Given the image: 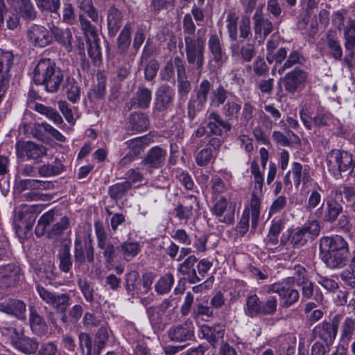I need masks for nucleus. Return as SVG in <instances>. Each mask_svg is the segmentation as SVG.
I'll return each instance as SVG.
<instances>
[{
  "instance_id": "obj_1",
  "label": "nucleus",
  "mask_w": 355,
  "mask_h": 355,
  "mask_svg": "<svg viewBox=\"0 0 355 355\" xmlns=\"http://www.w3.org/2000/svg\"><path fill=\"white\" fill-rule=\"evenodd\" d=\"M320 247L324 252L322 260L329 268H339L345 265L349 249L347 243L342 236L322 237Z\"/></svg>"
},
{
  "instance_id": "obj_2",
  "label": "nucleus",
  "mask_w": 355,
  "mask_h": 355,
  "mask_svg": "<svg viewBox=\"0 0 355 355\" xmlns=\"http://www.w3.org/2000/svg\"><path fill=\"white\" fill-rule=\"evenodd\" d=\"M35 84L44 85L46 92H56L63 80V73L49 58L41 59L34 69Z\"/></svg>"
},
{
  "instance_id": "obj_3",
  "label": "nucleus",
  "mask_w": 355,
  "mask_h": 355,
  "mask_svg": "<svg viewBox=\"0 0 355 355\" xmlns=\"http://www.w3.org/2000/svg\"><path fill=\"white\" fill-rule=\"evenodd\" d=\"M58 214L54 209H51L44 213L40 218L35 227V232L37 237H41L45 234L49 239H53L61 235L69 227V219L67 216H63L59 221L50 227L57 220Z\"/></svg>"
},
{
  "instance_id": "obj_4",
  "label": "nucleus",
  "mask_w": 355,
  "mask_h": 355,
  "mask_svg": "<svg viewBox=\"0 0 355 355\" xmlns=\"http://www.w3.org/2000/svg\"><path fill=\"white\" fill-rule=\"evenodd\" d=\"M328 170L333 175H350L355 177V156L347 151L338 149L331 150L327 155Z\"/></svg>"
},
{
  "instance_id": "obj_5",
  "label": "nucleus",
  "mask_w": 355,
  "mask_h": 355,
  "mask_svg": "<svg viewBox=\"0 0 355 355\" xmlns=\"http://www.w3.org/2000/svg\"><path fill=\"white\" fill-rule=\"evenodd\" d=\"M184 42L189 67L191 69L196 70L200 76L205 62V40L201 37L187 35L184 37Z\"/></svg>"
},
{
  "instance_id": "obj_6",
  "label": "nucleus",
  "mask_w": 355,
  "mask_h": 355,
  "mask_svg": "<svg viewBox=\"0 0 355 355\" xmlns=\"http://www.w3.org/2000/svg\"><path fill=\"white\" fill-rule=\"evenodd\" d=\"M320 230L319 223L316 220H313L296 228L291 236L292 247L295 249L302 248L309 240H313L318 236Z\"/></svg>"
},
{
  "instance_id": "obj_7",
  "label": "nucleus",
  "mask_w": 355,
  "mask_h": 355,
  "mask_svg": "<svg viewBox=\"0 0 355 355\" xmlns=\"http://www.w3.org/2000/svg\"><path fill=\"white\" fill-rule=\"evenodd\" d=\"M211 89V84L207 79L200 83L196 89V96L190 99L187 105L188 116L190 120H193L196 114L205 108Z\"/></svg>"
},
{
  "instance_id": "obj_8",
  "label": "nucleus",
  "mask_w": 355,
  "mask_h": 355,
  "mask_svg": "<svg viewBox=\"0 0 355 355\" xmlns=\"http://www.w3.org/2000/svg\"><path fill=\"white\" fill-rule=\"evenodd\" d=\"M94 230L96 236L97 247L102 250L101 252L105 262H113L116 254V250H118L117 247H115L112 243L102 222H95Z\"/></svg>"
},
{
  "instance_id": "obj_9",
  "label": "nucleus",
  "mask_w": 355,
  "mask_h": 355,
  "mask_svg": "<svg viewBox=\"0 0 355 355\" xmlns=\"http://www.w3.org/2000/svg\"><path fill=\"white\" fill-rule=\"evenodd\" d=\"M74 259L76 266H82L87 260L89 263L94 261V248L93 240L89 234L82 239L76 236L74 241Z\"/></svg>"
},
{
  "instance_id": "obj_10",
  "label": "nucleus",
  "mask_w": 355,
  "mask_h": 355,
  "mask_svg": "<svg viewBox=\"0 0 355 355\" xmlns=\"http://www.w3.org/2000/svg\"><path fill=\"white\" fill-rule=\"evenodd\" d=\"M268 293H277L282 300V306L287 308L296 303L300 298L298 291L288 286L285 282H275L266 286Z\"/></svg>"
},
{
  "instance_id": "obj_11",
  "label": "nucleus",
  "mask_w": 355,
  "mask_h": 355,
  "mask_svg": "<svg viewBox=\"0 0 355 355\" xmlns=\"http://www.w3.org/2000/svg\"><path fill=\"white\" fill-rule=\"evenodd\" d=\"M342 315H335L331 322L324 321L317 324L313 329V334L327 345L332 344L338 334V329Z\"/></svg>"
},
{
  "instance_id": "obj_12",
  "label": "nucleus",
  "mask_w": 355,
  "mask_h": 355,
  "mask_svg": "<svg viewBox=\"0 0 355 355\" xmlns=\"http://www.w3.org/2000/svg\"><path fill=\"white\" fill-rule=\"evenodd\" d=\"M175 90L168 85L159 86L156 92L153 112L166 113L173 105Z\"/></svg>"
},
{
  "instance_id": "obj_13",
  "label": "nucleus",
  "mask_w": 355,
  "mask_h": 355,
  "mask_svg": "<svg viewBox=\"0 0 355 355\" xmlns=\"http://www.w3.org/2000/svg\"><path fill=\"white\" fill-rule=\"evenodd\" d=\"M263 4L257 8L252 16L253 29L255 37L260 39L261 42H263L274 30L272 22L263 13Z\"/></svg>"
},
{
  "instance_id": "obj_14",
  "label": "nucleus",
  "mask_w": 355,
  "mask_h": 355,
  "mask_svg": "<svg viewBox=\"0 0 355 355\" xmlns=\"http://www.w3.org/2000/svg\"><path fill=\"white\" fill-rule=\"evenodd\" d=\"M343 212V205L336 199L330 198L326 202V207L324 209L323 205H321L313 213V218L322 219L324 222L335 223L338 216Z\"/></svg>"
},
{
  "instance_id": "obj_15",
  "label": "nucleus",
  "mask_w": 355,
  "mask_h": 355,
  "mask_svg": "<svg viewBox=\"0 0 355 355\" xmlns=\"http://www.w3.org/2000/svg\"><path fill=\"white\" fill-rule=\"evenodd\" d=\"M22 280L20 268L15 264L0 266V287H15Z\"/></svg>"
},
{
  "instance_id": "obj_16",
  "label": "nucleus",
  "mask_w": 355,
  "mask_h": 355,
  "mask_svg": "<svg viewBox=\"0 0 355 355\" xmlns=\"http://www.w3.org/2000/svg\"><path fill=\"white\" fill-rule=\"evenodd\" d=\"M27 38L33 46L40 48L45 47L52 42L50 30L37 24H32L29 26L27 31Z\"/></svg>"
},
{
  "instance_id": "obj_17",
  "label": "nucleus",
  "mask_w": 355,
  "mask_h": 355,
  "mask_svg": "<svg viewBox=\"0 0 355 355\" xmlns=\"http://www.w3.org/2000/svg\"><path fill=\"white\" fill-rule=\"evenodd\" d=\"M16 149L18 157H26L28 159H33L37 162L46 154V149L44 146L33 141H18Z\"/></svg>"
},
{
  "instance_id": "obj_18",
  "label": "nucleus",
  "mask_w": 355,
  "mask_h": 355,
  "mask_svg": "<svg viewBox=\"0 0 355 355\" xmlns=\"http://www.w3.org/2000/svg\"><path fill=\"white\" fill-rule=\"evenodd\" d=\"M307 79V74L300 69H295L287 73L282 79L285 90L290 94H295L304 87Z\"/></svg>"
},
{
  "instance_id": "obj_19",
  "label": "nucleus",
  "mask_w": 355,
  "mask_h": 355,
  "mask_svg": "<svg viewBox=\"0 0 355 355\" xmlns=\"http://www.w3.org/2000/svg\"><path fill=\"white\" fill-rule=\"evenodd\" d=\"M212 213L220 223L232 225L234 222L235 208L228 205L226 198L221 197L211 209Z\"/></svg>"
},
{
  "instance_id": "obj_20",
  "label": "nucleus",
  "mask_w": 355,
  "mask_h": 355,
  "mask_svg": "<svg viewBox=\"0 0 355 355\" xmlns=\"http://www.w3.org/2000/svg\"><path fill=\"white\" fill-rule=\"evenodd\" d=\"M208 49L218 66H221L226 61L227 55L224 51L221 35L216 33H211L208 40Z\"/></svg>"
},
{
  "instance_id": "obj_21",
  "label": "nucleus",
  "mask_w": 355,
  "mask_h": 355,
  "mask_svg": "<svg viewBox=\"0 0 355 355\" xmlns=\"http://www.w3.org/2000/svg\"><path fill=\"white\" fill-rule=\"evenodd\" d=\"M185 200L188 202H184V205L178 203L174 211L175 217L187 223L192 217L193 210L199 208V202L193 195L185 196Z\"/></svg>"
},
{
  "instance_id": "obj_22",
  "label": "nucleus",
  "mask_w": 355,
  "mask_h": 355,
  "mask_svg": "<svg viewBox=\"0 0 355 355\" xmlns=\"http://www.w3.org/2000/svg\"><path fill=\"white\" fill-rule=\"evenodd\" d=\"M37 211V205H21L15 209V219L19 221L20 225H24V227L29 230L36 219Z\"/></svg>"
},
{
  "instance_id": "obj_23",
  "label": "nucleus",
  "mask_w": 355,
  "mask_h": 355,
  "mask_svg": "<svg viewBox=\"0 0 355 355\" xmlns=\"http://www.w3.org/2000/svg\"><path fill=\"white\" fill-rule=\"evenodd\" d=\"M166 151L159 146L151 148L146 153L142 164L147 166L151 173V169H156L162 167L165 162Z\"/></svg>"
},
{
  "instance_id": "obj_24",
  "label": "nucleus",
  "mask_w": 355,
  "mask_h": 355,
  "mask_svg": "<svg viewBox=\"0 0 355 355\" xmlns=\"http://www.w3.org/2000/svg\"><path fill=\"white\" fill-rule=\"evenodd\" d=\"M194 327L191 321L174 327L168 331L169 338L175 342H183L194 336Z\"/></svg>"
},
{
  "instance_id": "obj_25",
  "label": "nucleus",
  "mask_w": 355,
  "mask_h": 355,
  "mask_svg": "<svg viewBox=\"0 0 355 355\" xmlns=\"http://www.w3.org/2000/svg\"><path fill=\"white\" fill-rule=\"evenodd\" d=\"M14 55L11 51L0 49V85L8 88L10 75L9 73L13 64Z\"/></svg>"
},
{
  "instance_id": "obj_26",
  "label": "nucleus",
  "mask_w": 355,
  "mask_h": 355,
  "mask_svg": "<svg viewBox=\"0 0 355 355\" xmlns=\"http://www.w3.org/2000/svg\"><path fill=\"white\" fill-rule=\"evenodd\" d=\"M197 261L198 259L196 256L189 255L178 268V272L187 276L189 282L191 284H196L201 281V277H198L196 270Z\"/></svg>"
},
{
  "instance_id": "obj_27",
  "label": "nucleus",
  "mask_w": 355,
  "mask_h": 355,
  "mask_svg": "<svg viewBox=\"0 0 355 355\" xmlns=\"http://www.w3.org/2000/svg\"><path fill=\"white\" fill-rule=\"evenodd\" d=\"M300 115L304 125L308 130H311L313 126H327L331 119L329 114L322 112H318L313 117H311L302 110L300 111Z\"/></svg>"
},
{
  "instance_id": "obj_28",
  "label": "nucleus",
  "mask_w": 355,
  "mask_h": 355,
  "mask_svg": "<svg viewBox=\"0 0 355 355\" xmlns=\"http://www.w3.org/2000/svg\"><path fill=\"white\" fill-rule=\"evenodd\" d=\"M207 127L213 135L221 136L223 134L222 128L226 131H230L232 129L231 123L223 120L219 113L216 111L209 113Z\"/></svg>"
},
{
  "instance_id": "obj_29",
  "label": "nucleus",
  "mask_w": 355,
  "mask_h": 355,
  "mask_svg": "<svg viewBox=\"0 0 355 355\" xmlns=\"http://www.w3.org/2000/svg\"><path fill=\"white\" fill-rule=\"evenodd\" d=\"M232 56H241L245 62H250L255 55V50L253 44L247 43L241 46V42L236 40L230 45Z\"/></svg>"
},
{
  "instance_id": "obj_30",
  "label": "nucleus",
  "mask_w": 355,
  "mask_h": 355,
  "mask_svg": "<svg viewBox=\"0 0 355 355\" xmlns=\"http://www.w3.org/2000/svg\"><path fill=\"white\" fill-rule=\"evenodd\" d=\"M49 29L52 38L53 37L57 42L64 46L68 51L71 50L73 36L69 28H60L53 25L49 27Z\"/></svg>"
},
{
  "instance_id": "obj_31",
  "label": "nucleus",
  "mask_w": 355,
  "mask_h": 355,
  "mask_svg": "<svg viewBox=\"0 0 355 355\" xmlns=\"http://www.w3.org/2000/svg\"><path fill=\"white\" fill-rule=\"evenodd\" d=\"M17 189L20 192L26 190L35 191L45 190L51 189L53 184L49 181H42L35 179H26L19 181L17 183Z\"/></svg>"
},
{
  "instance_id": "obj_32",
  "label": "nucleus",
  "mask_w": 355,
  "mask_h": 355,
  "mask_svg": "<svg viewBox=\"0 0 355 355\" xmlns=\"http://www.w3.org/2000/svg\"><path fill=\"white\" fill-rule=\"evenodd\" d=\"M123 15L121 12L115 8L111 7L107 13V28L110 35L114 37L122 25Z\"/></svg>"
},
{
  "instance_id": "obj_33",
  "label": "nucleus",
  "mask_w": 355,
  "mask_h": 355,
  "mask_svg": "<svg viewBox=\"0 0 355 355\" xmlns=\"http://www.w3.org/2000/svg\"><path fill=\"white\" fill-rule=\"evenodd\" d=\"M11 343L16 349L26 354H33L38 349V343L28 337L12 338Z\"/></svg>"
},
{
  "instance_id": "obj_34",
  "label": "nucleus",
  "mask_w": 355,
  "mask_h": 355,
  "mask_svg": "<svg viewBox=\"0 0 355 355\" xmlns=\"http://www.w3.org/2000/svg\"><path fill=\"white\" fill-rule=\"evenodd\" d=\"M224 326L220 324H216L211 326L202 325L201 332L203 337L211 345H214L219 339L224 336Z\"/></svg>"
},
{
  "instance_id": "obj_35",
  "label": "nucleus",
  "mask_w": 355,
  "mask_h": 355,
  "mask_svg": "<svg viewBox=\"0 0 355 355\" xmlns=\"http://www.w3.org/2000/svg\"><path fill=\"white\" fill-rule=\"evenodd\" d=\"M326 45L329 49V53L336 60H341L343 57V49L339 43L336 33L329 31L326 34Z\"/></svg>"
},
{
  "instance_id": "obj_36",
  "label": "nucleus",
  "mask_w": 355,
  "mask_h": 355,
  "mask_svg": "<svg viewBox=\"0 0 355 355\" xmlns=\"http://www.w3.org/2000/svg\"><path fill=\"white\" fill-rule=\"evenodd\" d=\"M261 302L256 295H250L246 297L244 313L250 318L261 315Z\"/></svg>"
},
{
  "instance_id": "obj_37",
  "label": "nucleus",
  "mask_w": 355,
  "mask_h": 355,
  "mask_svg": "<svg viewBox=\"0 0 355 355\" xmlns=\"http://www.w3.org/2000/svg\"><path fill=\"white\" fill-rule=\"evenodd\" d=\"M152 99L150 89L139 86L133 99L134 105L140 109H146L150 106Z\"/></svg>"
},
{
  "instance_id": "obj_38",
  "label": "nucleus",
  "mask_w": 355,
  "mask_h": 355,
  "mask_svg": "<svg viewBox=\"0 0 355 355\" xmlns=\"http://www.w3.org/2000/svg\"><path fill=\"white\" fill-rule=\"evenodd\" d=\"M30 324L32 330L37 335L46 334L47 327L43 318H42L33 307L30 309Z\"/></svg>"
},
{
  "instance_id": "obj_39",
  "label": "nucleus",
  "mask_w": 355,
  "mask_h": 355,
  "mask_svg": "<svg viewBox=\"0 0 355 355\" xmlns=\"http://www.w3.org/2000/svg\"><path fill=\"white\" fill-rule=\"evenodd\" d=\"M229 94L230 92L222 85H219L216 88L211 89L209 99L210 106L219 107L222 105H225V103L227 101Z\"/></svg>"
},
{
  "instance_id": "obj_40",
  "label": "nucleus",
  "mask_w": 355,
  "mask_h": 355,
  "mask_svg": "<svg viewBox=\"0 0 355 355\" xmlns=\"http://www.w3.org/2000/svg\"><path fill=\"white\" fill-rule=\"evenodd\" d=\"M33 110L40 114L44 115L49 120L52 121L55 125H60L63 123V119L60 114L53 108L45 106L41 103H35Z\"/></svg>"
},
{
  "instance_id": "obj_41",
  "label": "nucleus",
  "mask_w": 355,
  "mask_h": 355,
  "mask_svg": "<svg viewBox=\"0 0 355 355\" xmlns=\"http://www.w3.org/2000/svg\"><path fill=\"white\" fill-rule=\"evenodd\" d=\"M239 16L234 10H230L226 17V27L230 41H236L238 38V22Z\"/></svg>"
},
{
  "instance_id": "obj_42",
  "label": "nucleus",
  "mask_w": 355,
  "mask_h": 355,
  "mask_svg": "<svg viewBox=\"0 0 355 355\" xmlns=\"http://www.w3.org/2000/svg\"><path fill=\"white\" fill-rule=\"evenodd\" d=\"M117 249L127 261H131L141 250L140 245L137 242H124Z\"/></svg>"
},
{
  "instance_id": "obj_43",
  "label": "nucleus",
  "mask_w": 355,
  "mask_h": 355,
  "mask_svg": "<svg viewBox=\"0 0 355 355\" xmlns=\"http://www.w3.org/2000/svg\"><path fill=\"white\" fill-rule=\"evenodd\" d=\"M80 28L83 31L87 40L98 39V30L94 24L89 21L83 15L78 16Z\"/></svg>"
},
{
  "instance_id": "obj_44",
  "label": "nucleus",
  "mask_w": 355,
  "mask_h": 355,
  "mask_svg": "<svg viewBox=\"0 0 355 355\" xmlns=\"http://www.w3.org/2000/svg\"><path fill=\"white\" fill-rule=\"evenodd\" d=\"M355 331V319L351 316L344 318L340 325V340L348 343Z\"/></svg>"
},
{
  "instance_id": "obj_45",
  "label": "nucleus",
  "mask_w": 355,
  "mask_h": 355,
  "mask_svg": "<svg viewBox=\"0 0 355 355\" xmlns=\"http://www.w3.org/2000/svg\"><path fill=\"white\" fill-rule=\"evenodd\" d=\"M241 110L239 100H228L223 107V114L228 121L238 119Z\"/></svg>"
},
{
  "instance_id": "obj_46",
  "label": "nucleus",
  "mask_w": 355,
  "mask_h": 355,
  "mask_svg": "<svg viewBox=\"0 0 355 355\" xmlns=\"http://www.w3.org/2000/svg\"><path fill=\"white\" fill-rule=\"evenodd\" d=\"M149 121L147 116L142 113L132 114L130 118V128L137 132H143L147 130Z\"/></svg>"
},
{
  "instance_id": "obj_47",
  "label": "nucleus",
  "mask_w": 355,
  "mask_h": 355,
  "mask_svg": "<svg viewBox=\"0 0 355 355\" xmlns=\"http://www.w3.org/2000/svg\"><path fill=\"white\" fill-rule=\"evenodd\" d=\"M345 46L347 49L352 50L355 46V19L349 18L344 27Z\"/></svg>"
},
{
  "instance_id": "obj_48",
  "label": "nucleus",
  "mask_w": 355,
  "mask_h": 355,
  "mask_svg": "<svg viewBox=\"0 0 355 355\" xmlns=\"http://www.w3.org/2000/svg\"><path fill=\"white\" fill-rule=\"evenodd\" d=\"M260 205L261 202L259 198L254 191L252 195L250 202V216L251 217V228L254 230L258 225L259 216H260Z\"/></svg>"
},
{
  "instance_id": "obj_49",
  "label": "nucleus",
  "mask_w": 355,
  "mask_h": 355,
  "mask_svg": "<svg viewBox=\"0 0 355 355\" xmlns=\"http://www.w3.org/2000/svg\"><path fill=\"white\" fill-rule=\"evenodd\" d=\"M174 284V277L171 273L166 274L161 277L157 282L155 288V291L160 295L168 293Z\"/></svg>"
},
{
  "instance_id": "obj_50",
  "label": "nucleus",
  "mask_w": 355,
  "mask_h": 355,
  "mask_svg": "<svg viewBox=\"0 0 355 355\" xmlns=\"http://www.w3.org/2000/svg\"><path fill=\"white\" fill-rule=\"evenodd\" d=\"M77 284L85 300L89 303H92L94 300V289L93 284L87 281L86 278L81 277L78 278Z\"/></svg>"
},
{
  "instance_id": "obj_51",
  "label": "nucleus",
  "mask_w": 355,
  "mask_h": 355,
  "mask_svg": "<svg viewBox=\"0 0 355 355\" xmlns=\"http://www.w3.org/2000/svg\"><path fill=\"white\" fill-rule=\"evenodd\" d=\"M131 183L128 181L117 183L109 188V194L111 198L117 200L123 198L130 189Z\"/></svg>"
},
{
  "instance_id": "obj_52",
  "label": "nucleus",
  "mask_w": 355,
  "mask_h": 355,
  "mask_svg": "<svg viewBox=\"0 0 355 355\" xmlns=\"http://www.w3.org/2000/svg\"><path fill=\"white\" fill-rule=\"evenodd\" d=\"M78 7L87 15L93 23H98V13L92 0H78Z\"/></svg>"
},
{
  "instance_id": "obj_53",
  "label": "nucleus",
  "mask_w": 355,
  "mask_h": 355,
  "mask_svg": "<svg viewBox=\"0 0 355 355\" xmlns=\"http://www.w3.org/2000/svg\"><path fill=\"white\" fill-rule=\"evenodd\" d=\"M126 144L131 150L130 153L138 156L143 148L149 144V139L147 136L136 137L126 141Z\"/></svg>"
},
{
  "instance_id": "obj_54",
  "label": "nucleus",
  "mask_w": 355,
  "mask_h": 355,
  "mask_svg": "<svg viewBox=\"0 0 355 355\" xmlns=\"http://www.w3.org/2000/svg\"><path fill=\"white\" fill-rule=\"evenodd\" d=\"M321 205H324L321 194L316 190H313L309 195L305 206L306 211L313 216V213Z\"/></svg>"
},
{
  "instance_id": "obj_55",
  "label": "nucleus",
  "mask_w": 355,
  "mask_h": 355,
  "mask_svg": "<svg viewBox=\"0 0 355 355\" xmlns=\"http://www.w3.org/2000/svg\"><path fill=\"white\" fill-rule=\"evenodd\" d=\"M19 8L20 15L24 19L33 20L37 17V12L31 0H20Z\"/></svg>"
},
{
  "instance_id": "obj_56",
  "label": "nucleus",
  "mask_w": 355,
  "mask_h": 355,
  "mask_svg": "<svg viewBox=\"0 0 355 355\" xmlns=\"http://www.w3.org/2000/svg\"><path fill=\"white\" fill-rule=\"evenodd\" d=\"M291 174L293 175V179L295 187H298L301 181H308L307 172L303 170L302 165L299 162H293L292 164V168L290 171Z\"/></svg>"
},
{
  "instance_id": "obj_57",
  "label": "nucleus",
  "mask_w": 355,
  "mask_h": 355,
  "mask_svg": "<svg viewBox=\"0 0 355 355\" xmlns=\"http://www.w3.org/2000/svg\"><path fill=\"white\" fill-rule=\"evenodd\" d=\"M291 135L297 139H299L295 133L289 130L286 131V134L280 131H274L272 134V138L274 141L280 146H290L293 143L291 137Z\"/></svg>"
},
{
  "instance_id": "obj_58",
  "label": "nucleus",
  "mask_w": 355,
  "mask_h": 355,
  "mask_svg": "<svg viewBox=\"0 0 355 355\" xmlns=\"http://www.w3.org/2000/svg\"><path fill=\"white\" fill-rule=\"evenodd\" d=\"M71 304V297L67 293H60L55 295L53 301L51 304L58 311L65 313L69 306Z\"/></svg>"
},
{
  "instance_id": "obj_59",
  "label": "nucleus",
  "mask_w": 355,
  "mask_h": 355,
  "mask_svg": "<svg viewBox=\"0 0 355 355\" xmlns=\"http://www.w3.org/2000/svg\"><path fill=\"white\" fill-rule=\"evenodd\" d=\"M130 30L131 25L130 23L126 24L121 32L120 33L118 39H117V44L118 48L121 51H125L128 49L130 44L131 39H130Z\"/></svg>"
},
{
  "instance_id": "obj_60",
  "label": "nucleus",
  "mask_w": 355,
  "mask_h": 355,
  "mask_svg": "<svg viewBox=\"0 0 355 355\" xmlns=\"http://www.w3.org/2000/svg\"><path fill=\"white\" fill-rule=\"evenodd\" d=\"M294 274L291 277L287 278L288 283L295 282L297 286L306 284L308 281L306 270L302 266L297 265L294 267Z\"/></svg>"
},
{
  "instance_id": "obj_61",
  "label": "nucleus",
  "mask_w": 355,
  "mask_h": 355,
  "mask_svg": "<svg viewBox=\"0 0 355 355\" xmlns=\"http://www.w3.org/2000/svg\"><path fill=\"white\" fill-rule=\"evenodd\" d=\"M37 7L42 11H49L58 15L60 7V0H35Z\"/></svg>"
},
{
  "instance_id": "obj_62",
  "label": "nucleus",
  "mask_w": 355,
  "mask_h": 355,
  "mask_svg": "<svg viewBox=\"0 0 355 355\" xmlns=\"http://www.w3.org/2000/svg\"><path fill=\"white\" fill-rule=\"evenodd\" d=\"M65 91L67 98L70 101L76 103L80 99V87L73 79L68 80Z\"/></svg>"
},
{
  "instance_id": "obj_63",
  "label": "nucleus",
  "mask_w": 355,
  "mask_h": 355,
  "mask_svg": "<svg viewBox=\"0 0 355 355\" xmlns=\"http://www.w3.org/2000/svg\"><path fill=\"white\" fill-rule=\"evenodd\" d=\"M278 300L275 296H270L266 301L261 302V315H272L277 309Z\"/></svg>"
},
{
  "instance_id": "obj_64",
  "label": "nucleus",
  "mask_w": 355,
  "mask_h": 355,
  "mask_svg": "<svg viewBox=\"0 0 355 355\" xmlns=\"http://www.w3.org/2000/svg\"><path fill=\"white\" fill-rule=\"evenodd\" d=\"M60 268L64 272H69L72 266V261L69 248L65 247L59 254Z\"/></svg>"
}]
</instances>
